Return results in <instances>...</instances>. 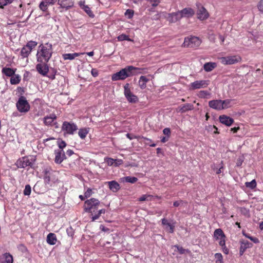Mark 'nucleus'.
Here are the masks:
<instances>
[{"mask_svg": "<svg viewBox=\"0 0 263 263\" xmlns=\"http://www.w3.org/2000/svg\"><path fill=\"white\" fill-rule=\"evenodd\" d=\"M163 133L165 135H166L167 137H170L171 136V129L169 128H165L163 130Z\"/></svg>", "mask_w": 263, "mask_h": 263, "instance_id": "13d9d810", "label": "nucleus"}, {"mask_svg": "<svg viewBox=\"0 0 263 263\" xmlns=\"http://www.w3.org/2000/svg\"><path fill=\"white\" fill-rule=\"evenodd\" d=\"M125 15L128 18H131L134 15V11L131 9H127L125 12Z\"/></svg>", "mask_w": 263, "mask_h": 263, "instance_id": "49530a36", "label": "nucleus"}, {"mask_svg": "<svg viewBox=\"0 0 263 263\" xmlns=\"http://www.w3.org/2000/svg\"><path fill=\"white\" fill-rule=\"evenodd\" d=\"M58 145L60 150H63V148L66 146V143L63 140L58 142Z\"/></svg>", "mask_w": 263, "mask_h": 263, "instance_id": "de8ad7c7", "label": "nucleus"}, {"mask_svg": "<svg viewBox=\"0 0 263 263\" xmlns=\"http://www.w3.org/2000/svg\"><path fill=\"white\" fill-rule=\"evenodd\" d=\"M192 105L190 104H186L183 106L181 108L182 112L185 111L186 110H191L192 109Z\"/></svg>", "mask_w": 263, "mask_h": 263, "instance_id": "4d7b16f0", "label": "nucleus"}, {"mask_svg": "<svg viewBox=\"0 0 263 263\" xmlns=\"http://www.w3.org/2000/svg\"><path fill=\"white\" fill-rule=\"evenodd\" d=\"M135 69H136L133 66H127L112 74L111 79L112 81L124 80L127 77H130L131 72H133V70Z\"/></svg>", "mask_w": 263, "mask_h": 263, "instance_id": "7ed1b4c3", "label": "nucleus"}, {"mask_svg": "<svg viewBox=\"0 0 263 263\" xmlns=\"http://www.w3.org/2000/svg\"><path fill=\"white\" fill-rule=\"evenodd\" d=\"M100 205V202L99 200L94 198L85 201L84 210L86 212L91 213L92 216L91 217L92 221L98 219L101 214H104L105 212L104 209L98 210Z\"/></svg>", "mask_w": 263, "mask_h": 263, "instance_id": "f257e3e1", "label": "nucleus"}, {"mask_svg": "<svg viewBox=\"0 0 263 263\" xmlns=\"http://www.w3.org/2000/svg\"><path fill=\"white\" fill-rule=\"evenodd\" d=\"M54 153L55 155L54 162L56 164H61L64 160L66 159V155L63 150L55 149Z\"/></svg>", "mask_w": 263, "mask_h": 263, "instance_id": "f8f14e48", "label": "nucleus"}, {"mask_svg": "<svg viewBox=\"0 0 263 263\" xmlns=\"http://www.w3.org/2000/svg\"><path fill=\"white\" fill-rule=\"evenodd\" d=\"M80 6L81 7V8L83 9L85 11V12L89 15V17L91 18L94 17L95 15L91 10L90 8L88 6L85 5L84 2H80Z\"/></svg>", "mask_w": 263, "mask_h": 263, "instance_id": "4be33fe9", "label": "nucleus"}, {"mask_svg": "<svg viewBox=\"0 0 263 263\" xmlns=\"http://www.w3.org/2000/svg\"><path fill=\"white\" fill-rule=\"evenodd\" d=\"M182 203H183L182 200L176 201L174 202L173 205L175 207H178Z\"/></svg>", "mask_w": 263, "mask_h": 263, "instance_id": "680f3d73", "label": "nucleus"}, {"mask_svg": "<svg viewBox=\"0 0 263 263\" xmlns=\"http://www.w3.org/2000/svg\"><path fill=\"white\" fill-rule=\"evenodd\" d=\"M259 11L263 13V0H260L257 5Z\"/></svg>", "mask_w": 263, "mask_h": 263, "instance_id": "bf43d9fd", "label": "nucleus"}, {"mask_svg": "<svg viewBox=\"0 0 263 263\" xmlns=\"http://www.w3.org/2000/svg\"><path fill=\"white\" fill-rule=\"evenodd\" d=\"M57 241V236L55 234L50 233L47 236V242L50 245H54Z\"/></svg>", "mask_w": 263, "mask_h": 263, "instance_id": "b1692460", "label": "nucleus"}, {"mask_svg": "<svg viewBox=\"0 0 263 263\" xmlns=\"http://www.w3.org/2000/svg\"><path fill=\"white\" fill-rule=\"evenodd\" d=\"M196 15L198 19L201 21L206 20L209 17V13L206 9L200 4H197Z\"/></svg>", "mask_w": 263, "mask_h": 263, "instance_id": "9d476101", "label": "nucleus"}, {"mask_svg": "<svg viewBox=\"0 0 263 263\" xmlns=\"http://www.w3.org/2000/svg\"><path fill=\"white\" fill-rule=\"evenodd\" d=\"M37 71L43 76H46L49 71V67L46 63H40L36 65Z\"/></svg>", "mask_w": 263, "mask_h": 263, "instance_id": "2eb2a0df", "label": "nucleus"}, {"mask_svg": "<svg viewBox=\"0 0 263 263\" xmlns=\"http://www.w3.org/2000/svg\"><path fill=\"white\" fill-rule=\"evenodd\" d=\"M21 81V77L18 74H13L11 76L10 79V83L11 84H17L20 83Z\"/></svg>", "mask_w": 263, "mask_h": 263, "instance_id": "f704fd0d", "label": "nucleus"}, {"mask_svg": "<svg viewBox=\"0 0 263 263\" xmlns=\"http://www.w3.org/2000/svg\"><path fill=\"white\" fill-rule=\"evenodd\" d=\"M208 85V83L206 81H196L191 84V87L192 89H196L206 87Z\"/></svg>", "mask_w": 263, "mask_h": 263, "instance_id": "6ab92c4d", "label": "nucleus"}, {"mask_svg": "<svg viewBox=\"0 0 263 263\" xmlns=\"http://www.w3.org/2000/svg\"><path fill=\"white\" fill-rule=\"evenodd\" d=\"M180 19L183 17H192L195 14L194 10L191 8H185L181 11H178Z\"/></svg>", "mask_w": 263, "mask_h": 263, "instance_id": "f3484780", "label": "nucleus"}, {"mask_svg": "<svg viewBox=\"0 0 263 263\" xmlns=\"http://www.w3.org/2000/svg\"><path fill=\"white\" fill-rule=\"evenodd\" d=\"M18 110L22 112H25L29 110L30 106L25 97L21 96L16 103Z\"/></svg>", "mask_w": 263, "mask_h": 263, "instance_id": "1a4fd4ad", "label": "nucleus"}, {"mask_svg": "<svg viewBox=\"0 0 263 263\" xmlns=\"http://www.w3.org/2000/svg\"><path fill=\"white\" fill-rule=\"evenodd\" d=\"M164 17L171 23H176L180 20L178 12L172 13H163Z\"/></svg>", "mask_w": 263, "mask_h": 263, "instance_id": "ddd939ff", "label": "nucleus"}, {"mask_svg": "<svg viewBox=\"0 0 263 263\" xmlns=\"http://www.w3.org/2000/svg\"><path fill=\"white\" fill-rule=\"evenodd\" d=\"M57 2L60 8L66 10H68L73 6V3L71 0H55V4Z\"/></svg>", "mask_w": 263, "mask_h": 263, "instance_id": "dca6fc26", "label": "nucleus"}, {"mask_svg": "<svg viewBox=\"0 0 263 263\" xmlns=\"http://www.w3.org/2000/svg\"><path fill=\"white\" fill-rule=\"evenodd\" d=\"M37 45V43L36 42L30 41L28 42L25 46H26L27 47H28V49L31 51L32 49L35 48Z\"/></svg>", "mask_w": 263, "mask_h": 263, "instance_id": "4c0bfd02", "label": "nucleus"}, {"mask_svg": "<svg viewBox=\"0 0 263 263\" xmlns=\"http://www.w3.org/2000/svg\"><path fill=\"white\" fill-rule=\"evenodd\" d=\"M213 238L215 240L218 242L219 245H222L226 242L227 237L221 229H216L213 234Z\"/></svg>", "mask_w": 263, "mask_h": 263, "instance_id": "9b49d317", "label": "nucleus"}, {"mask_svg": "<svg viewBox=\"0 0 263 263\" xmlns=\"http://www.w3.org/2000/svg\"><path fill=\"white\" fill-rule=\"evenodd\" d=\"M241 58L239 55H230L222 57L220 59L221 63L224 65H232L241 62Z\"/></svg>", "mask_w": 263, "mask_h": 263, "instance_id": "6e6552de", "label": "nucleus"}, {"mask_svg": "<svg viewBox=\"0 0 263 263\" xmlns=\"http://www.w3.org/2000/svg\"><path fill=\"white\" fill-rule=\"evenodd\" d=\"M143 138L144 140V143L146 145H149L152 147L156 146V144L155 143H152V141L149 139L145 137H143Z\"/></svg>", "mask_w": 263, "mask_h": 263, "instance_id": "c03bdc74", "label": "nucleus"}, {"mask_svg": "<svg viewBox=\"0 0 263 263\" xmlns=\"http://www.w3.org/2000/svg\"><path fill=\"white\" fill-rule=\"evenodd\" d=\"M57 116H46L44 118V122L45 125H51L53 121L56 119Z\"/></svg>", "mask_w": 263, "mask_h": 263, "instance_id": "72a5a7b5", "label": "nucleus"}, {"mask_svg": "<svg viewBox=\"0 0 263 263\" xmlns=\"http://www.w3.org/2000/svg\"><path fill=\"white\" fill-rule=\"evenodd\" d=\"M17 167L25 168L27 166H31L32 163L27 157H22L16 161V163Z\"/></svg>", "mask_w": 263, "mask_h": 263, "instance_id": "a211bd4d", "label": "nucleus"}, {"mask_svg": "<svg viewBox=\"0 0 263 263\" xmlns=\"http://www.w3.org/2000/svg\"><path fill=\"white\" fill-rule=\"evenodd\" d=\"M55 0H42L39 5L40 9L44 12H46L49 5H53Z\"/></svg>", "mask_w": 263, "mask_h": 263, "instance_id": "aec40b11", "label": "nucleus"}, {"mask_svg": "<svg viewBox=\"0 0 263 263\" xmlns=\"http://www.w3.org/2000/svg\"><path fill=\"white\" fill-rule=\"evenodd\" d=\"M215 263H223V256L220 253H217L215 254Z\"/></svg>", "mask_w": 263, "mask_h": 263, "instance_id": "58836bf2", "label": "nucleus"}, {"mask_svg": "<svg viewBox=\"0 0 263 263\" xmlns=\"http://www.w3.org/2000/svg\"><path fill=\"white\" fill-rule=\"evenodd\" d=\"M0 261L1 263H13V257L9 253H5L1 256Z\"/></svg>", "mask_w": 263, "mask_h": 263, "instance_id": "412c9836", "label": "nucleus"}, {"mask_svg": "<svg viewBox=\"0 0 263 263\" xmlns=\"http://www.w3.org/2000/svg\"><path fill=\"white\" fill-rule=\"evenodd\" d=\"M66 232L67 235L71 237H72L74 234V231L71 227H70L67 229Z\"/></svg>", "mask_w": 263, "mask_h": 263, "instance_id": "3c124183", "label": "nucleus"}, {"mask_svg": "<svg viewBox=\"0 0 263 263\" xmlns=\"http://www.w3.org/2000/svg\"><path fill=\"white\" fill-rule=\"evenodd\" d=\"M219 246L221 247V249H222L223 253H224L225 254H229V250L227 247V246L226 245V242H223L222 245H219Z\"/></svg>", "mask_w": 263, "mask_h": 263, "instance_id": "09e8293b", "label": "nucleus"}, {"mask_svg": "<svg viewBox=\"0 0 263 263\" xmlns=\"http://www.w3.org/2000/svg\"><path fill=\"white\" fill-rule=\"evenodd\" d=\"M52 46L51 44L47 43L44 45H41L36 53L37 61L40 63H47L50 59L52 53Z\"/></svg>", "mask_w": 263, "mask_h": 263, "instance_id": "f03ea898", "label": "nucleus"}, {"mask_svg": "<svg viewBox=\"0 0 263 263\" xmlns=\"http://www.w3.org/2000/svg\"><path fill=\"white\" fill-rule=\"evenodd\" d=\"M169 227V232L171 233H173L174 232V226L172 225L171 224H168Z\"/></svg>", "mask_w": 263, "mask_h": 263, "instance_id": "e2e57ef3", "label": "nucleus"}, {"mask_svg": "<svg viewBox=\"0 0 263 263\" xmlns=\"http://www.w3.org/2000/svg\"><path fill=\"white\" fill-rule=\"evenodd\" d=\"M118 40L119 41H129V39H128V36L124 34H122L118 36Z\"/></svg>", "mask_w": 263, "mask_h": 263, "instance_id": "8fccbe9b", "label": "nucleus"}, {"mask_svg": "<svg viewBox=\"0 0 263 263\" xmlns=\"http://www.w3.org/2000/svg\"><path fill=\"white\" fill-rule=\"evenodd\" d=\"M31 191V188L30 185L28 184L25 186L24 190V194L25 195H30Z\"/></svg>", "mask_w": 263, "mask_h": 263, "instance_id": "a18cd8bd", "label": "nucleus"}, {"mask_svg": "<svg viewBox=\"0 0 263 263\" xmlns=\"http://www.w3.org/2000/svg\"><path fill=\"white\" fill-rule=\"evenodd\" d=\"M89 131V128H80L78 132V135L82 139H84L88 134Z\"/></svg>", "mask_w": 263, "mask_h": 263, "instance_id": "c756f323", "label": "nucleus"}, {"mask_svg": "<svg viewBox=\"0 0 263 263\" xmlns=\"http://www.w3.org/2000/svg\"><path fill=\"white\" fill-rule=\"evenodd\" d=\"M124 94L127 100L132 103H135L138 101V98L130 90L129 84L126 83L124 86Z\"/></svg>", "mask_w": 263, "mask_h": 263, "instance_id": "423d86ee", "label": "nucleus"}, {"mask_svg": "<svg viewBox=\"0 0 263 263\" xmlns=\"http://www.w3.org/2000/svg\"><path fill=\"white\" fill-rule=\"evenodd\" d=\"M114 160H115L114 166H116V167L119 166L123 164V161L122 159H114Z\"/></svg>", "mask_w": 263, "mask_h": 263, "instance_id": "5fc2aeb1", "label": "nucleus"}, {"mask_svg": "<svg viewBox=\"0 0 263 263\" xmlns=\"http://www.w3.org/2000/svg\"><path fill=\"white\" fill-rule=\"evenodd\" d=\"M104 160L108 166H114V159L112 158H105Z\"/></svg>", "mask_w": 263, "mask_h": 263, "instance_id": "37998d69", "label": "nucleus"}, {"mask_svg": "<svg viewBox=\"0 0 263 263\" xmlns=\"http://www.w3.org/2000/svg\"><path fill=\"white\" fill-rule=\"evenodd\" d=\"M162 224L163 225H167V226H168V224H171V223L167 222V219H165V218H163V219H162Z\"/></svg>", "mask_w": 263, "mask_h": 263, "instance_id": "774afa93", "label": "nucleus"}, {"mask_svg": "<svg viewBox=\"0 0 263 263\" xmlns=\"http://www.w3.org/2000/svg\"><path fill=\"white\" fill-rule=\"evenodd\" d=\"M15 70L10 68L4 67L2 69V72L6 76L11 77L14 74Z\"/></svg>", "mask_w": 263, "mask_h": 263, "instance_id": "7c9ffc66", "label": "nucleus"}, {"mask_svg": "<svg viewBox=\"0 0 263 263\" xmlns=\"http://www.w3.org/2000/svg\"><path fill=\"white\" fill-rule=\"evenodd\" d=\"M246 186L251 189H253L256 186V182L255 180H253L251 182H247L245 183Z\"/></svg>", "mask_w": 263, "mask_h": 263, "instance_id": "a19ab883", "label": "nucleus"}, {"mask_svg": "<svg viewBox=\"0 0 263 263\" xmlns=\"http://www.w3.org/2000/svg\"><path fill=\"white\" fill-rule=\"evenodd\" d=\"M157 151V154L158 155L159 154H162V156H164V153L162 151V149L161 148H157L156 149Z\"/></svg>", "mask_w": 263, "mask_h": 263, "instance_id": "338daca9", "label": "nucleus"}, {"mask_svg": "<svg viewBox=\"0 0 263 263\" xmlns=\"http://www.w3.org/2000/svg\"><path fill=\"white\" fill-rule=\"evenodd\" d=\"M219 120L221 123L227 126H230L234 122L233 119L230 118L229 116H219Z\"/></svg>", "mask_w": 263, "mask_h": 263, "instance_id": "5701e85b", "label": "nucleus"}, {"mask_svg": "<svg viewBox=\"0 0 263 263\" xmlns=\"http://www.w3.org/2000/svg\"><path fill=\"white\" fill-rule=\"evenodd\" d=\"M91 74L93 77H97L98 76V70L96 69H92L91 71Z\"/></svg>", "mask_w": 263, "mask_h": 263, "instance_id": "052dcab7", "label": "nucleus"}, {"mask_svg": "<svg viewBox=\"0 0 263 263\" xmlns=\"http://www.w3.org/2000/svg\"><path fill=\"white\" fill-rule=\"evenodd\" d=\"M109 188L114 192H117L120 189L119 184L116 181H111L107 182Z\"/></svg>", "mask_w": 263, "mask_h": 263, "instance_id": "393cba45", "label": "nucleus"}, {"mask_svg": "<svg viewBox=\"0 0 263 263\" xmlns=\"http://www.w3.org/2000/svg\"><path fill=\"white\" fill-rule=\"evenodd\" d=\"M206 129L208 132H213L214 134H219L218 128L215 125H209L206 126Z\"/></svg>", "mask_w": 263, "mask_h": 263, "instance_id": "e433bc0d", "label": "nucleus"}, {"mask_svg": "<svg viewBox=\"0 0 263 263\" xmlns=\"http://www.w3.org/2000/svg\"><path fill=\"white\" fill-rule=\"evenodd\" d=\"M216 67V64L214 62H208L204 64L203 68L205 71H211Z\"/></svg>", "mask_w": 263, "mask_h": 263, "instance_id": "c85d7f7f", "label": "nucleus"}, {"mask_svg": "<svg viewBox=\"0 0 263 263\" xmlns=\"http://www.w3.org/2000/svg\"><path fill=\"white\" fill-rule=\"evenodd\" d=\"M134 68H136V69L133 70V72H131V76H133V75H136V74H138L142 73V69L135 67H134Z\"/></svg>", "mask_w": 263, "mask_h": 263, "instance_id": "864d4df0", "label": "nucleus"}, {"mask_svg": "<svg viewBox=\"0 0 263 263\" xmlns=\"http://www.w3.org/2000/svg\"><path fill=\"white\" fill-rule=\"evenodd\" d=\"M44 181L45 184H49L50 182V171L48 168H46L43 171Z\"/></svg>", "mask_w": 263, "mask_h": 263, "instance_id": "bb28decb", "label": "nucleus"}, {"mask_svg": "<svg viewBox=\"0 0 263 263\" xmlns=\"http://www.w3.org/2000/svg\"><path fill=\"white\" fill-rule=\"evenodd\" d=\"M153 196L149 194H145L142 195L139 198V201H151L152 200Z\"/></svg>", "mask_w": 263, "mask_h": 263, "instance_id": "c9c22d12", "label": "nucleus"}, {"mask_svg": "<svg viewBox=\"0 0 263 263\" xmlns=\"http://www.w3.org/2000/svg\"><path fill=\"white\" fill-rule=\"evenodd\" d=\"M92 194V190L88 188L86 191L84 193V196L86 198L89 197Z\"/></svg>", "mask_w": 263, "mask_h": 263, "instance_id": "6e6d98bb", "label": "nucleus"}, {"mask_svg": "<svg viewBox=\"0 0 263 263\" xmlns=\"http://www.w3.org/2000/svg\"><path fill=\"white\" fill-rule=\"evenodd\" d=\"M148 79L145 76H141L139 78L138 85L141 89H144L146 87V83L148 81Z\"/></svg>", "mask_w": 263, "mask_h": 263, "instance_id": "a878e982", "label": "nucleus"}, {"mask_svg": "<svg viewBox=\"0 0 263 263\" xmlns=\"http://www.w3.org/2000/svg\"><path fill=\"white\" fill-rule=\"evenodd\" d=\"M13 0H0V7L3 8L5 6L11 4Z\"/></svg>", "mask_w": 263, "mask_h": 263, "instance_id": "79ce46f5", "label": "nucleus"}, {"mask_svg": "<svg viewBox=\"0 0 263 263\" xmlns=\"http://www.w3.org/2000/svg\"><path fill=\"white\" fill-rule=\"evenodd\" d=\"M31 52V51L30 50L28 49V47H27L26 46H25L21 49V55L24 58H27L28 57Z\"/></svg>", "mask_w": 263, "mask_h": 263, "instance_id": "473e14b6", "label": "nucleus"}, {"mask_svg": "<svg viewBox=\"0 0 263 263\" xmlns=\"http://www.w3.org/2000/svg\"><path fill=\"white\" fill-rule=\"evenodd\" d=\"M243 235L247 238L250 239L251 241H252L255 243H258L259 242V239L256 237H254L252 236H251L249 234L245 233L244 232L242 233Z\"/></svg>", "mask_w": 263, "mask_h": 263, "instance_id": "ea45409f", "label": "nucleus"}, {"mask_svg": "<svg viewBox=\"0 0 263 263\" xmlns=\"http://www.w3.org/2000/svg\"><path fill=\"white\" fill-rule=\"evenodd\" d=\"M201 43L200 39L196 36L185 37L183 43L184 47L195 48L198 47Z\"/></svg>", "mask_w": 263, "mask_h": 263, "instance_id": "0eeeda50", "label": "nucleus"}, {"mask_svg": "<svg viewBox=\"0 0 263 263\" xmlns=\"http://www.w3.org/2000/svg\"><path fill=\"white\" fill-rule=\"evenodd\" d=\"M84 54L83 53H65L63 54V58L64 60H73L75 58L79 57L80 55Z\"/></svg>", "mask_w": 263, "mask_h": 263, "instance_id": "cd10ccee", "label": "nucleus"}, {"mask_svg": "<svg viewBox=\"0 0 263 263\" xmlns=\"http://www.w3.org/2000/svg\"><path fill=\"white\" fill-rule=\"evenodd\" d=\"M175 247L177 249L178 252L181 254H184V253H185V252H188V250H186L184 249L182 247H180V246H177V245L175 246Z\"/></svg>", "mask_w": 263, "mask_h": 263, "instance_id": "603ef678", "label": "nucleus"}, {"mask_svg": "<svg viewBox=\"0 0 263 263\" xmlns=\"http://www.w3.org/2000/svg\"><path fill=\"white\" fill-rule=\"evenodd\" d=\"M230 101L229 100L222 101L215 100L209 101V105L211 108L216 110H220L229 107Z\"/></svg>", "mask_w": 263, "mask_h": 263, "instance_id": "39448f33", "label": "nucleus"}, {"mask_svg": "<svg viewBox=\"0 0 263 263\" xmlns=\"http://www.w3.org/2000/svg\"><path fill=\"white\" fill-rule=\"evenodd\" d=\"M123 182L134 183L138 181V178L135 177L126 176L121 178Z\"/></svg>", "mask_w": 263, "mask_h": 263, "instance_id": "2f4dec72", "label": "nucleus"}, {"mask_svg": "<svg viewBox=\"0 0 263 263\" xmlns=\"http://www.w3.org/2000/svg\"><path fill=\"white\" fill-rule=\"evenodd\" d=\"M66 154V155L67 156L70 157V156H72L74 154V152L71 149H68V150L67 151Z\"/></svg>", "mask_w": 263, "mask_h": 263, "instance_id": "0e129e2a", "label": "nucleus"}, {"mask_svg": "<svg viewBox=\"0 0 263 263\" xmlns=\"http://www.w3.org/2000/svg\"><path fill=\"white\" fill-rule=\"evenodd\" d=\"M240 246L239 248V255L242 256L247 249L252 247L253 245L247 240L241 239L240 240Z\"/></svg>", "mask_w": 263, "mask_h": 263, "instance_id": "4468645a", "label": "nucleus"}, {"mask_svg": "<svg viewBox=\"0 0 263 263\" xmlns=\"http://www.w3.org/2000/svg\"><path fill=\"white\" fill-rule=\"evenodd\" d=\"M169 138L170 137H168L167 136L166 137H163L161 138V141L162 142V143H165L166 142V141H167L169 139Z\"/></svg>", "mask_w": 263, "mask_h": 263, "instance_id": "69168bd1", "label": "nucleus"}, {"mask_svg": "<svg viewBox=\"0 0 263 263\" xmlns=\"http://www.w3.org/2000/svg\"><path fill=\"white\" fill-rule=\"evenodd\" d=\"M62 130L64 135H73L78 129V126L72 122L64 121L62 125Z\"/></svg>", "mask_w": 263, "mask_h": 263, "instance_id": "20e7f679", "label": "nucleus"}]
</instances>
